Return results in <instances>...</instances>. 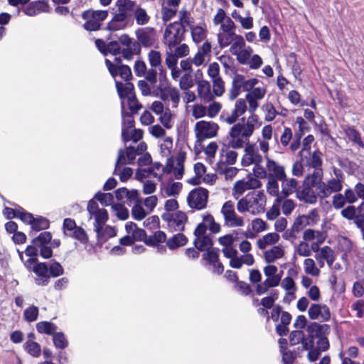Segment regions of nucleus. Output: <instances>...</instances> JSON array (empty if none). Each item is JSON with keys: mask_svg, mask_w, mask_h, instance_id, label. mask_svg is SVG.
<instances>
[{"mask_svg": "<svg viewBox=\"0 0 364 364\" xmlns=\"http://www.w3.org/2000/svg\"><path fill=\"white\" fill-rule=\"evenodd\" d=\"M262 110L264 114V119L267 122H271L274 119L277 112L271 103H266L262 105Z\"/></svg>", "mask_w": 364, "mask_h": 364, "instance_id": "59", "label": "nucleus"}, {"mask_svg": "<svg viewBox=\"0 0 364 364\" xmlns=\"http://www.w3.org/2000/svg\"><path fill=\"white\" fill-rule=\"evenodd\" d=\"M311 319L318 320L321 322L328 321L331 318L329 308L325 304H314L308 311Z\"/></svg>", "mask_w": 364, "mask_h": 364, "instance_id": "19", "label": "nucleus"}, {"mask_svg": "<svg viewBox=\"0 0 364 364\" xmlns=\"http://www.w3.org/2000/svg\"><path fill=\"white\" fill-rule=\"evenodd\" d=\"M134 15L138 25H145L149 21V16L146 10L139 6L134 9Z\"/></svg>", "mask_w": 364, "mask_h": 364, "instance_id": "54", "label": "nucleus"}, {"mask_svg": "<svg viewBox=\"0 0 364 364\" xmlns=\"http://www.w3.org/2000/svg\"><path fill=\"white\" fill-rule=\"evenodd\" d=\"M161 154L167 158L166 166L163 171L166 173L171 174L176 179L182 178L184 174V161L186 158L185 151H180L174 159L171 156L173 149V139L165 137L159 144Z\"/></svg>", "mask_w": 364, "mask_h": 364, "instance_id": "1", "label": "nucleus"}, {"mask_svg": "<svg viewBox=\"0 0 364 364\" xmlns=\"http://www.w3.org/2000/svg\"><path fill=\"white\" fill-rule=\"evenodd\" d=\"M316 259H323L329 267H332L334 263L336 255L334 251L328 246H324L318 249L315 256Z\"/></svg>", "mask_w": 364, "mask_h": 364, "instance_id": "38", "label": "nucleus"}, {"mask_svg": "<svg viewBox=\"0 0 364 364\" xmlns=\"http://www.w3.org/2000/svg\"><path fill=\"white\" fill-rule=\"evenodd\" d=\"M218 149V145L214 141L210 142L205 147H204L203 152L205 155V160L209 164H213L214 162Z\"/></svg>", "mask_w": 364, "mask_h": 364, "instance_id": "52", "label": "nucleus"}, {"mask_svg": "<svg viewBox=\"0 0 364 364\" xmlns=\"http://www.w3.org/2000/svg\"><path fill=\"white\" fill-rule=\"evenodd\" d=\"M258 178L254 176L236 181L232 190L233 198L238 199L246 191L260 188L262 183Z\"/></svg>", "mask_w": 364, "mask_h": 364, "instance_id": "14", "label": "nucleus"}, {"mask_svg": "<svg viewBox=\"0 0 364 364\" xmlns=\"http://www.w3.org/2000/svg\"><path fill=\"white\" fill-rule=\"evenodd\" d=\"M253 50L250 46H245L235 55L241 64H247Z\"/></svg>", "mask_w": 364, "mask_h": 364, "instance_id": "56", "label": "nucleus"}, {"mask_svg": "<svg viewBox=\"0 0 364 364\" xmlns=\"http://www.w3.org/2000/svg\"><path fill=\"white\" fill-rule=\"evenodd\" d=\"M112 210L114 215L120 220H126L129 217L128 209L122 203L112 205Z\"/></svg>", "mask_w": 364, "mask_h": 364, "instance_id": "58", "label": "nucleus"}, {"mask_svg": "<svg viewBox=\"0 0 364 364\" xmlns=\"http://www.w3.org/2000/svg\"><path fill=\"white\" fill-rule=\"evenodd\" d=\"M198 95L205 101H210L213 99L210 85L208 81L200 80L198 82Z\"/></svg>", "mask_w": 364, "mask_h": 364, "instance_id": "44", "label": "nucleus"}, {"mask_svg": "<svg viewBox=\"0 0 364 364\" xmlns=\"http://www.w3.org/2000/svg\"><path fill=\"white\" fill-rule=\"evenodd\" d=\"M243 155L241 159L242 166L253 165L252 173L254 176L259 178H266L264 167L262 165L264 154L261 152L259 146L255 143H247L245 146Z\"/></svg>", "mask_w": 364, "mask_h": 364, "instance_id": "3", "label": "nucleus"}, {"mask_svg": "<svg viewBox=\"0 0 364 364\" xmlns=\"http://www.w3.org/2000/svg\"><path fill=\"white\" fill-rule=\"evenodd\" d=\"M304 270L306 274L312 277H318L320 269L316 267L315 261L311 258H306L304 261Z\"/></svg>", "mask_w": 364, "mask_h": 364, "instance_id": "51", "label": "nucleus"}, {"mask_svg": "<svg viewBox=\"0 0 364 364\" xmlns=\"http://www.w3.org/2000/svg\"><path fill=\"white\" fill-rule=\"evenodd\" d=\"M237 35L235 32L232 33H218L217 39L219 46L221 48L228 47L234 41Z\"/></svg>", "mask_w": 364, "mask_h": 364, "instance_id": "49", "label": "nucleus"}, {"mask_svg": "<svg viewBox=\"0 0 364 364\" xmlns=\"http://www.w3.org/2000/svg\"><path fill=\"white\" fill-rule=\"evenodd\" d=\"M107 11L88 10L82 13V18L85 21L84 27L87 31H97L100 28L101 23L107 18Z\"/></svg>", "mask_w": 364, "mask_h": 364, "instance_id": "11", "label": "nucleus"}, {"mask_svg": "<svg viewBox=\"0 0 364 364\" xmlns=\"http://www.w3.org/2000/svg\"><path fill=\"white\" fill-rule=\"evenodd\" d=\"M63 229L65 235L73 237L82 243L87 242L88 237L85 231L82 228L77 227L74 220L71 218L65 219Z\"/></svg>", "mask_w": 364, "mask_h": 364, "instance_id": "17", "label": "nucleus"}, {"mask_svg": "<svg viewBox=\"0 0 364 364\" xmlns=\"http://www.w3.org/2000/svg\"><path fill=\"white\" fill-rule=\"evenodd\" d=\"M122 136L124 141H133L134 142H136L142 139L143 132L141 129H132V130H129V129L124 128L122 129Z\"/></svg>", "mask_w": 364, "mask_h": 364, "instance_id": "46", "label": "nucleus"}, {"mask_svg": "<svg viewBox=\"0 0 364 364\" xmlns=\"http://www.w3.org/2000/svg\"><path fill=\"white\" fill-rule=\"evenodd\" d=\"M221 213L226 225L230 228L242 227L244 220L235 210V205L231 200L226 201L222 206Z\"/></svg>", "mask_w": 364, "mask_h": 364, "instance_id": "13", "label": "nucleus"}, {"mask_svg": "<svg viewBox=\"0 0 364 364\" xmlns=\"http://www.w3.org/2000/svg\"><path fill=\"white\" fill-rule=\"evenodd\" d=\"M261 122L256 114H251L245 123L233 125L229 132L228 146L232 149L242 148L255 129L260 127Z\"/></svg>", "mask_w": 364, "mask_h": 364, "instance_id": "2", "label": "nucleus"}, {"mask_svg": "<svg viewBox=\"0 0 364 364\" xmlns=\"http://www.w3.org/2000/svg\"><path fill=\"white\" fill-rule=\"evenodd\" d=\"M269 226L265 221L260 218H255L252 220L250 227L246 232V236L249 238H255L261 232L268 230Z\"/></svg>", "mask_w": 364, "mask_h": 364, "instance_id": "34", "label": "nucleus"}, {"mask_svg": "<svg viewBox=\"0 0 364 364\" xmlns=\"http://www.w3.org/2000/svg\"><path fill=\"white\" fill-rule=\"evenodd\" d=\"M188 242L187 237L182 233H177L166 240V246L168 249L174 250L184 246Z\"/></svg>", "mask_w": 364, "mask_h": 364, "instance_id": "41", "label": "nucleus"}, {"mask_svg": "<svg viewBox=\"0 0 364 364\" xmlns=\"http://www.w3.org/2000/svg\"><path fill=\"white\" fill-rule=\"evenodd\" d=\"M280 240V236L277 232H269L257 241L259 249L265 250L267 247L275 245Z\"/></svg>", "mask_w": 364, "mask_h": 364, "instance_id": "37", "label": "nucleus"}, {"mask_svg": "<svg viewBox=\"0 0 364 364\" xmlns=\"http://www.w3.org/2000/svg\"><path fill=\"white\" fill-rule=\"evenodd\" d=\"M184 30L179 22H173L167 26L164 33V43L172 49L183 40Z\"/></svg>", "mask_w": 364, "mask_h": 364, "instance_id": "7", "label": "nucleus"}, {"mask_svg": "<svg viewBox=\"0 0 364 364\" xmlns=\"http://www.w3.org/2000/svg\"><path fill=\"white\" fill-rule=\"evenodd\" d=\"M136 35L139 43L145 47L153 46L156 40L155 30L149 27L139 29Z\"/></svg>", "mask_w": 364, "mask_h": 364, "instance_id": "22", "label": "nucleus"}, {"mask_svg": "<svg viewBox=\"0 0 364 364\" xmlns=\"http://www.w3.org/2000/svg\"><path fill=\"white\" fill-rule=\"evenodd\" d=\"M119 50V46L116 41L110 42L107 46V54L109 53L111 54V56L106 58V65L113 77L115 78L119 75L125 81L129 80L132 77L130 68L127 65H122L119 58L115 56L118 53Z\"/></svg>", "mask_w": 364, "mask_h": 364, "instance_id": "5", "label": "nucleus"}, {"mask_svg": "<svg viewBox=\"0 0 364 364\" xmlns=\"http://www.w3.org/2000/svg\"><path fill=\"white\" fill-rule=\"evenodd\" d=\"M208 228L215 234L218 233L220 230V224L215 221L213 215L207 213L203 215V221L198 225L196 230H198V232H206Z\"/></svg>", "mask_w": 364, "mask_h": 364, "instance_id": "23", "label": "nucleus"}, {"mask_svg": "<svg viewBox=\"0 0 364 364\" xmlns=\"http://www.w3.org/2000/svg\"><path fill=\"white\" fill-rule=\"evenodd\" d=\"M218 125L210 121L200 120L197 122L193 128L195 136L198 142H202L208 139L217 136Z\"/></svg>", "mask_w": 364, "mask_h": 364, "instance_id": "6", "label": "nucleus"}, {"mask_svg": "<svg viewBox=\"0 0 364 364\" xmlns=\"http://www.w3.org/2000/svg\"><path fill=\"white\" fill-rule=\"evenodd\" d=\"M338 248L341 252L348 253L353 250V244L348 238L341 237L338 239Z\"/></svg>", "mask_w": 364, "mask_h": 364, "instance_id": "63", "label": "nucleus"}, {"mask_svg": "<svg viewBox=\"0 0 364 364\" xmlns=\"http://www.w3.org/2000/svg\"><path fill=\"white\" fill-rule=\"evenodd\" d=\"M323 171L321 169H316L312 173L307 175L303 182V186H308L311 187H315L317 194H319L321 191V186L323 184L322 181Z\"/></svg>", "mask_w": 364, "mask_h": 364, "instance_id": "25", "label": "nucleus"}, {"mask_svg": "<svg viewBox=\"0 0 364 364\" xmlns=\"http://www.w3.org/2000/svg\"><path fill=\"white\" fill-rule=\"evenodd\" d=\"M118 11L123 13L127 16H130L131 13H134L136 6V4L131 0H118L116 3Z\"/></svg>", "mask_w": 364, "mask_h": 364, "instance_id": "47", "label": "nucleus"}, {"mask_svg": "<svg viewBox=\"0 0 364 364\" xmlns=\"http://www.w3.org/2000/svg\"><path fill=\"white\" fill-rule=\"evenodd\" d=\"M245 46L244 38L240 35H237L230 44V51L235 55Z\"/></svg>", "mask_w": 364, "mask_h": 364, "instance_id": "62", "label": "nucleus"}, {"mask_svg": "<svg viewBox=\"0 0 364 364\" xmlns=\"http://www.w3.org/2000/svg\"><path fill=\"white\" fill-rule=\"evenodd\" d=\"M190 29L191 38L195 43L198 44L206 39L208 31L205 23L193 24Z\"/></svg>", "mask_w": 364, "mask_h": 364, "instance_id": "28", "label": "nucleus"}, {"mask_svg": "<svg viewBox=\"0 0 364 364\" xmlns=\"http://www.w3.org/2000/svg\"><path fill=\"white\" fill-rule=\"evenodd\" d=\"M279 180L282 181L281 196H282V200L283 198L291 195L293 193H294L296 191L297 186H298V181L295 178H287L286 174H285V177L284 178H280Z\"/></svg>", "mask_w": 364, "mask_h": 364, "instance_id": "33", "label": "nucleus"}, {"mask_svg": "<svg viewBox=\"0 0 364 364\" xmlns=\"http://www.w3.org/2000/svg\"><path fill=\"white\" fill-rule=\"evenodd\" d=\"M132 214L135 220H141L149 214V213H148L146 209L144 208L140 203H137L133 206Z\"/></svg>", "mask_w": 364, "mask_h": 364, "instance_id": "60", "label": "nucleus"}, {"mask_svg": "<svg viewBox=\"0 0 364 364\" xmlns=\"http://www.w3.org/2000/svg\"><path fill=\"white\" fill-rule=\"evenodd\" d=\"M245 91L247 92L245 100L249 105L248 111L251 114H255L259 105V101L266 95L267 87L259 81L258 85Z\"/></svg>", "mask_w": 364, "mask_h": 364, "instance_id": "8", "label": "nucleus"}, {"mask_svg": "<svg viewBox=\"0 0 364 364\" xmlns=\"http://www.w3.org/2000/svg\"><path fill=\"white\" fill-rule=\"evenodd\" d=\"M115 197L120 203L129 204L138 200V191L122 188L115 191Z\"/></svg>", "mask_w": 364, "mask_h": 364, "instance_id": "29", "label": "nucleus"}, {"mask_svg": "<svg viewBox=\"0 0 364 364\" xmlns=\"http://www.w3.org/2000/svg\"><path fill=\"white\" fill-rule=\"evenodd\" d=\"M32 271L38 277H42V279H37L38 284L46 285L48 283V278L49 277L48 267L46 263L41 262L36 264Z\"/></svg>", "mask_w": 364, "mask_h": 364, "instance_id": "39", "label": "nucleus"}, {"mask_svg": "<svg viewBox=\"0 0 364 364\" xmlns=\"http://www.w3.org/2000/svg\"><path fill=\"white\" fill-rule=\"evenodd\" d=\"M136 151L132 147H127L124 150H119L117 161V168L124 164H132L136 158Z\"/></svg>", "mask_w": 364, "mask_h": 364, "instance_id": "35", "label": "nucleus"}, {"mask_svg": "<svg viewBox=\"0 0 364 364\" xmlns=\"http://www.w3.org/2000/svg\"><path fill=\"white\" fill-rule=\"evenodd\" d=\"M203 257L213 266V272L214 273L220 274L223 272L224 268L223 264L219 262V254L217 250L213 249L207 250L203 255Z\"/></svg>", "mask_w": 364, "mask_h": 364, "instance_id": "27", "label": "nucleus"}, {"mask_svg": "<svg viewBox=\"0 0 364 364\" xmlns=\"http://www.w3.org/2000/svg\"><path fill=\"white\" fill-rule=\"evenodd\" d=\"M320 330V326L318 324L316 323H313L311 325L308 326L307 331L309 333V336L306 338H303L302 345L305 350H309L314 348V336L313 332L318 331Z\"/></svg>", "mask_w": 364, "mask_h": 364, "instance_id": "43", "label": "nucleus"}, {"mask_svg": "<svg viewBox=\"0 0 364 364\" xmlns=\"http://www.w3.org/2000/svg\"><path fill=\"white\" fill-rule=\"evenodd\" d=\"M296 197L301 201L309 204H314L316 203L318 196L317 191L315 192L313 187L304 186L303 188L296 191Z\"/></svg>", "mask_w": 364, "mask_h": 364, "instance_id": "31", "label": "nucleus"}, {"mask_svg": "<svg viewBox=\"0 0 364 364\" xmlns=\"http://www.w3.org/2000/svg\"><path fill=\"white\" fill-rule=\"evenodd\" d=\"M267 178L268 181L266 186L267 193L272 196L277 197L276 202L277 203H281L282 196L281 192L279 191V183L277 182V179L273 178Z\"/></svg>", "mask_w": 364, "mask_h": 364, "instance_id": "45", "label": "nucleus"}, {"mask_svg": "<svg viewBox=\"0 0 364 364\" xmlns=\"http://www.w3.org/2000/svg\"><path fill=\"white\" fill-rule=\"evenodd\" d=\"M161 217L167 223L168 228L173 231L183 230L187 221L186 214L182 211L164 213Z\"/></svg>", "mask_w": 364, "mask_h": 364, "instance_id": "16", "label": "nucleus"}, {"mask_svg": "<svg viewBox=\"0 0 364 364\" xmlns=\"http://www.w3.org/2000/svg\"><path fill=\"white\" fill-rule=\"evenodd\" d=\"M87 210L90 214V218L94 219L95 229L105 225L108 220L109 216L107 210L100 208L94 199L89 200L87 206Z\"/></svg>", "mask_w": 364, "mask_h": 364, "instance_id": "15", "label": "nucleus"}, {"mask_svg": "<svg viewBox=\"0 0 364 364\" xmlns=\"http://www.w3.org/2000/svg\"><path fill=\"white\" fill-rule=\"evenodd\" d=\"M128 81L129 80H127L126 82L122 83L116 80V87L120 98L123 99L127 97L129 109L132 112H136L141 107L134 95V85Z\"/></svg>", "mask_w": 364, "mask_h": 364, "instance_id": "12", "label": "nucleus"}, {"mask_svg": "<svg viewBox=\"0 0 364 364\" xmlns=\"http://www.w3.org/2000/svg\"><path fill=\"white\" fill-rule=\"evenodd\" d=\"M266 178H273L277 180L284 178L285 177V168L283 166L275 161L268 156V154L264 155Z\"/></svg>", "mask_w": 364, "mask_h": 364, "instance_id": "18", "label": "nucleus"}, {"mask_svg": "<svg viewBox=\"0 0 364 364\" xmlns=\"http://www.w3.org/2000/svg\"><path fill=\"white\" fill-rule=\"evenodd\" d=\"M97 238L100 241L105 242L108 239L116 236V230L111 226L102 225L95 229Z\"/></svg>", "mask_w": 364, "mask_h": 364, "instance_id": "42", "label": "nucleus"}, {"mask_svg": "<svg viewBox=\"0 0 364 364\" xmlns=\"http://www.w3.org/2000/svg\"><path fill=\"white\" fill-rule=\"evenodd\" d=\"M265 205V194L262 191H256L239 199L237 203V210L240 213H248L256 215L264 211Z\"/></svg>", "mask_w": 364, "mask_h": 364, "instance_id": "4", "label": "nucleus"}, {"mask_svg": "<svg viewBox=\"0 0 364 364\" xmlns=\"http://www.w3.org/2000/svg\"><path fill=\"white\" fill-rule=\"evenodd\" d=\"M37 331L41 333L53 335L56 331V327L50 322L41 321L36 324Z\"/></svg>", "mask_w": 364, "mask_h": 364, "instance_id": "55", "label": "nucleus"}, {"mask_svg": "<svg viewBox=\"0 0 364 364\" xmlns=\"http://www.w3.org/2000/svg\"><path fill=\"white\" fill-rule=\"evenodd\" d=\"M95 201H99L102 205L108 206L112 204L114 196L110 193H97L92 198Z\"/></svg>", "mask_w": 364, "mask_h": 364, "instance_id": "57", "label": "nucleus"}, {"mask_svg": "<svg viewBox=\"0 0 364 364\" xmlns=\"http://www.w3.org/2000/svg\"><path fill=\"white\" fill-rule=\"evenodd\" d=\"M159 120L163 126L166 129H171L174 124L175 114L169 108L165 109L164 112L159 115Z\"/></svg>", "mask_w": 364, "mask_h": 364, "instance_id": "50", "label": "nucleus"}, {"mask_svg": "<svg viewBox=\"0 0 364 364\" xmlns=\"http://www.w3.org/2000/svg\"><path fill=\"white\" fill-rule=\"evenodd\" d=\"M193 86V80L191 73H185L181 77L179 87L183 90H188Z\"/></svg>", "mask_w": 364, "mask_h": 364, "instance_id": "64", "label": "nucleus"}, {"mask_svg": "<svg viewBox=\"0 0 364 364\" xmlns=\"http://www.w3.org/2000/svg\"><path fill=\"white\" fill-rule=\"evenodd\" d=\"M318 194L321 198H328L332 193H338L342 190V181L339 178H331L327 182H323Z\"/></svg>", "mask_w": 364, "mask_h": 364, "instance_id": "21", "label": "nucleus"}, {"mask_svg": "<svg viewBox=\"0 0 364 364\" xmlns=\"http://www.w3.org/2000/svg\"><path fill=\"white\" fill-rule=\"evenodd\" d=\"M247 102L246 101L245 98V99H242V98L238 99L235 102L234 109H232L231 114H230L229 116H228L225 118V122L229 124H232L235 123L237 121V119L240 116L244 114L245 113V112L247 111Z\"/></svg>", "mask_w": 364, "mask_h": 364, "instance_id": "24", "label": "nucleus"}, {"mask_svg": "<svg viewBox=\"0 0 364 364\" xmlns=\"http://www.w3.org/2000/svg\"><path fill=\"white\" fill-rule=\"evenodd\" d=\"M209 193L204 188L198 187L193 189L187 196V203L190 208L196 210L204 209L207 206Z\"/></svg>", "mask_w": 364, "mask_h": 364, "instance_id": "10", "label": "nucleus"}, {"mask_svg": "<svg viewBox=\"0 0 364 364\" xmlns=\"http://www.w3.org/2000/svg\"><path fill=\"white\" fill-rule=\"evenodd\" d=\"M314 252L313 244L309 245V242L301 241L295 246L294 253L301 257H307L311 255Z\"/></svg>", "mask_w": 364, "mask_h": 364, "instance_id": "48", "label": "nucleus"}, {"mask_svg": "<svg viewBox=\"0 0 364 364\" xmlns=\"http://www.w3.org/2000/svg\"><path fill=\"white\" fill-rule=\"evenodd\" d=\"M264 259L267 263H274L283 258L285 255L284 247L281 245H274L264 252Z\"/></svg>", "mask_w": 364, "mask_h": 364, "instance_id": "26", "label": "nucleus"}, {"mask_svg": "<svg viewBox=\"0 0 364 364\" xmlns=\"http://www.w3.org/2000/svg\"><path fill=\"white\" fill-rule=\"evenodd\" d=\"M273 138V128L270 124L264 126L261 129L260 136L255 142L259 146V149L263 154H268L269 151V142Z\"/></svg>", "mask_w": 364, "mask_h": 364, "instance_id": "20", "label": "nucleus"}, {"mask_svg": "<svg viewBox=\"0 0 364 364\" xmlns=\"http://www.w3.org/2000/svg\"><path fill=\"white\" fill-rule=\"evenodd\" d=\"M183 188L181 182L168 181L161 186V192L165 196L176 197L180 194Z\"/></svg>", "mask_w": 364, "mask_h": 364, "instance_id": "36", "label": "nucleus"}, {"mask_svg": "<svg viewBox=\"0 0 364 364\" xmlns=\"http://www.w3.org/2000/svg\"><path fill=\"white\" fill-rule=\"evenodd\" d=\"M317 217V213L316 210H312L308 215H300L296 218L294 228L299 230L302 229L306 225H311L314 222V218Z\"/></svg>", "mask_w": 364, "mask_h": 364, "instance_id": "40", "label": "nucleus"}, {"mask_svg": "<svg viewBox=\"0 0 364 364\" xmlns=\"http://www.w3.org/2000/svg\"><path fill=\"white\" fill-rule=\"evenodd\" d=\"M159 92V96L161 99L164 101L170 99L172 102V107H178L181 99L180 92L177 88L171 86L165 76L161 75L160 77Z\"/></svg>", "mask_w": 364, "mask_h": 364, "instance_id": "9", "label": "nucleus"}, {"mask_svg": "<svg viewBox=\"0 0 364 364\" xmlns=\"http://www.w3.org/2000/svg\"><path fill=\"white\" fill-rule=\"evenodd\" d=\"M259 83V80L257 78L245 79V77L240 74L234 75L232 85L236 87L242 88L244 91L250 90L253 87Z\"/></svg>", "mask_w": 364, "mask_h": 364, "instance_id": "32", "label": "nucleus"}, {"mask_svg": "<svg viewBox=\"0 0 364 364\" xmlns=\"http://www.w3.org/2000/svg\"><path fill=\"white\" fill-rule=\"evenodd\" d=\"M194 235L196 237L194 245L198 250L207 251L210 250L213 242L211 238L206 235V232H198V230H195Z\"/></svg>", "mask_w": 364, "mask_h": 364, "instance_id": "30", "label": "nucleus"}, {"mask_svg": "<svg viewBox=\"0 0 364 364\" xmlns=\"http://www.w3.org/2000/svg\"><path fill=\"white\" fill-rule=\"evenodd\" d=\"M24 348L32 357L38 358L41 355V348L40 345L33 340H28L24 343Z\"/></svg>", "mask_w": 364, "mask_h": 364, "instance_id": "53", "label": "nucleus"}, {"mask_svg": "<svg viewBox=\"0 0 364 364\" xmlns=\"http://www.w3.org/2000/svg\"><path fill=\"white\" fill-rule=\"evenodd\" d=\"M281 286L289 296L294 295L296 290L294 281L289 277L282 279Z\"/></svg>", "mask_w": 364, "mask_h": 364, "instance_id": "61", "label": "nucleus"}]
</instances>
